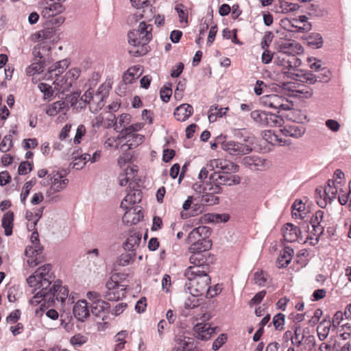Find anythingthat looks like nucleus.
Here are the masks:
<instances>
[{"mask_svg":"<svg viewBox=\"0 0 351 351\" xmlns=\"http://www.w3.org/2000/svg\"><path fill=\"white\" fill-rule=\"evenodd\" d=\"M291 208L293 217L300 219H304L306 217L305 205L302 200H295Z\"/></svg>","mask_w":351,"mask_h":351,"instance_id":"obj_39","label":"nucleus"},{"mask_svg":"<svg viewBox=\"0 0 351 351\" xmlns=\"http://www.w3.org/2000/svg\"><path fill=\"white\" fill-rule=\"evenodd\" d=\"M143 126L144 123H136L122 130L123 137H124V145L122 144V147H125V151L136 148L143 142L144 136L136 133Z\"/></svg>","mask_w":351,"mask_h":351,"instance_id":"obj_5","label":"nucleus"},{"mask_svg":"<svg viewBox=\"0 0 351 351\" xmlns=\"http://www.w3.org/2000/svg\"><path fill=\"white\" fill-rule=\"evenodd\" d=\"M199 296H196L194 295H191L189 296L184 303V306L186 309H193L195 307H197L200 304V299Z\"/></svg>","mask_w":351,"mask_h":351,"instance_id":"obj_59","label":"nucleus"},{"mask_svg":"<svg viewBox=\"0 0 351 351\" xmlns=\"http://www.w3.org/2000/svg\"><path fill=\"white\" fill-rule=\"evenodd\" d=\"M42 252H35L34 254H26L28 256L27 263L29 267H34L38 265L43 261Z\"/></svg>","mask_w":351,"mask_h":351,"instance_id":"obj_57","label":"nucleus"},{"mask_svg":"<svg viewBox=\"0 0 351 351\" xmlns=\"http://www.w3.org/2000/svg\"><path fill=\"white\" fill-rule=\"evenodd\" d=\"M290 73L291 74L292 80H299L309 84H314L318 80L316 75L310 72L300 73L296 71L295 73L290 72Z\"/></svg>","mask_w":351,"mask_h":351,"instance_id":"obj_37","label":"nucleus"},{"mask_svg":"<svg viewBox=\"0 0 351 351\" xmlns=\"http://www.w3.org/2000/svg\"><path fill=\"white\" fill-rule=\"evenodd\" d=\"M73 312L75 317L84 322L90 316V310L85 300H78L73 306Z\"/></svg>","mask_w":351,"mask_h":351,"instance_id":"obj_23","label":"nucleus"},{"mask_svg":"<svg viewBox=\"0 0 351 351\" xmlns=\"http://www.w3.org/2000/svg\"><path fill=\"white\" fill-rule=\"evenodd\" d=\"M242 163L245 167L254 171H264L271 166L270 161L256 156L243 158Z\"/></svg>","mask_w":351,"mask_h":351,"instance_id":"obj_16","label":"nucleus"},{"mask_svg":"<svg viewBox=\"0 0 351 351\" xmlns=\"http://www.w3.org/2000/svg\"><path fill=\"white\" fill-rule=\"evenodd\" d=\"M138 69L135 67L130 68L123 75V81L125 84H132L141 73H138Z\"/></svg>","mask_w":351,"mask_h":351,"instance_id":"obj_52","label":"nucleus"},{"mask_svg":"<svg viewBox=\"0 0 351 351\" xmlns=\"http://www.w3.org/2000/svg\"><path fill=\"white\" fill-rule=\"evenodd\" d=\"M66 0H45L44 7L41 12L45 19H50L62 13L66 8L64 3Z\"/></svg>","mask_w":351,"mask_h":351,"instance_id":"obj_14","label":"nucleus"},{"mask_svg":"<svg viewBox=\"0 0 351 351\" xmlns=\"http://www.w3.org/2000/svg\"><path fill=\"white\" fill-rule=\"evenodd\" d=\"M300 8L297 3H289L285 0H276L274 3V10L276 13H288L294 12Z\"/></svg>","mask_w":351,"mask_h":351,"instance_id":"obj_27","label":"nucleus"},{"mask_svg":"<svg viewBox=\"0 0 351 351\" xmlns=\"http://www.w3.org/2000/svg\"><path fill=\"white\" fill-rule=\"evenodd\" d=\"M122 130L121 131L120 135L114 137H109L106 139L104 143V147L106 148H114L115 149H123L125 151V147H122V144L124 145V137H123Z\"/></svg>","mask_w":351,"mask_h":351,"instance_id":"obj_36","label":"nucleus"},{"mask_svg":"<svg viewBox=\"0 0 351 351\" xmlns=\"http://www.w3.org/2000/svg\"><path fill=\"white\" fill-rule=\"evenodd\" d=\"M136 252L128 251L125 253L121 254L117 260V265L124 267L127 266L134 261Z\"/></svg>","mask_w":351,"mask_h":351,"instance_id":"obj_50","label":"nucleus"},{"mask_svg":"<svg viewBox=\"0 0 351 351\" xmlns=\"http://www.w3.org/2000/svg\"><path fill=\"white\" fill-rule=\"evenodd\" d=\"M263 138L271 145H281L285 143L279 136L271 130H266L263 133Z\"/></svg>","mask_w":351,"mask_h":351,"instance_id":"obj_53","label":"nucleus"},{"mask_svg":"<svg viewBox=\"0 0 351 351\" xmlns=\"http://www.w3.org/2000/svg\"><path fill=\"white\" fill-rule=\"evenodd\" d=\"M190 263L193 264V266L199 267L201 269H207L208 266L204 265V258L201 253H192V255L189 258Z\"/></svg>","mask_w":351,"mask_h":351,"instance_id":"obj_56","label":"nucleus"},{"mask_svg":"<svg viewBox=\"0 0 351 351\" xmlns=\"http://www.w3.org/2000/svg\"><path fill=\"white\" fill-rule=\"evenodd\" d=\"M217 327L212 326L208 323L200 322L193 327V335L197 339L207 341L215 334Z\"/></svg>","mask_w":351,"mask_h":351,"instance_id":"obj_15","label":"nucleus"},{"mask_svg":"<svg viewBox=\"0 0 351 351\" xmlns=\"http://www.w3.org/2000/svg\"><path fill=\"white\" fill-rule=\"evenodd\" d=\"M310 223L313 228V234L317 237L316 240L323 234L324 229L328 228L329 215L322 210L316 211L311 217Z\"/></svg>","mask_w":351,"mask_h":351,"instance_id":"obj_12","label":"nucleus"},{"mask_svg":"<svg viewBox=\"0 0 351 351\" xmlns=\"http://www.w3.org/2000/svg\"><path fill=\"white\" fill-rule=\"evenodd\" d=\"M286 132L289 136L298 138L304 134L306 128L302 125L293 124L289 125L286 129Z\"/></svg>","mask_w":351,"mask_h":351,"instance_id":"obj_47","label":"nucleus"},{"mask_svg":"<svg viewBox=\"0 0 351 351\" xmlns=\"http://www.w3.org/2000/svg\"><path fill=\"white\" fill-rule=\"evenodd\" d=\"M193 112L192 106L183 104L177 107L174 111V116L178 121H184L191 117Z\"/></svg>","mask_w":351,"mask_h":351,"instance_id":"obj_30","label":"nucleus"},{"mask_svg":"<svg viewBox=\"0 0 351 351\" xmlns=\"http://www.w3.org/2000/svg\"><path fill=\"white\" fill-rule=\"evenodd\" d=\"M53 84L56 86V88H59L62 92H65L70 89L73 83L66 77V75H64L57 77L53 81Z\"/></svg>","mask_w":351,"mask_h":351,"instance_id":"obj_45","label":"nucleus"},{"mask_svg":"<svg viewBox=\"0 0 351 351\" xmlns=\"http://www.w3.org/2000/svg\"><path fill=\"white\" fill-rule=\"evenodd\" d=\"M171 351H194L192 349L191 339L182 336L176 337L175 345Z\"/></svg>","mask_w":351,"mask_h":351,"instance_id":"obj_34","label":"nucleus"},{"mask_svg":"<svg viewBox=\"0 0 351 351\" xmlns=\"http://www.w3.org/2000/svg\"><path fill=\"white\" fill-rule=\"evenodd\" d=\"M109 308L108 303L103 300L94 301L91 304V312L97 317L101 315Z\"/></svg>","mask_w":351,"mask_h":351,"instance_id":"obj_42","label":"nucleus"},{"mask_svg":"<svg viewBox=\"0 0 351 351\" xmlns=\"http://www.w3.org/2000/svg\"><path fill=\"white\" fill-rule=\"evenodd\" d=\"M125 210V213L122 220L127 225L136 224L143 217L141 208L138 206L128 207V209Z\"/></svg>","mask_w":351,"mask_h":351,"instance_id":"obj_20","label":"nucleus"},{"mask_svg":"<svg viewBox=\"0 0 351 351\" xmlns=\"http://www.w3.org/2000/svg\"><path fill=\"white\" fill-rule=\"evenodd\" d=\"M88 341V337L81 334H76L71 337L70 343L75 346L80 347Z\"/></svg>","mask_w":351,"mask_h":351,"instance_id":"obj_61","label":"nucleus"},{"mask_svg":"<svg viewBox=\"0 0 351 351\" xmlns=\"http://www.w3.org/2000/svg\"><path fill=\"white\" fill-rule=\"evenodd\" d=\"M141 241V234L139 232L132 233L123 243V247L126 251L136 252Z\"/></svg>","mask_w":351,"mask_h":351,"instance_id":"obj_32","label":"nucleus"},{"mask_svg":"<svg viewBox=\"0 0 351 351\" xmlns=\"http://www.w3.org/2000/svg\"><path fill=\"white\" fill-rule=\"evenodd\" d=\"M142 193L138 189H133L128 192L125 198L121 202V207L123 209H128V207L134 206V205L141 201Z\"/></svg>","mask_w":351,"mask_h":351,"instance_id":"obj_25","label":"nucleus"},{"mask_svg":"<svg viewBox=\"0 0 351 351\" xmlns=\"http://www.w3.org/2000/svg\"><path fill=\"white\" fill-rule=\"evenodd\" d=\"M13 147L12 137L11 134L5 135L0 143V151L5 153L10 151Z\"/></svg>","mask_w":351,"mask_h":351,"instance_id":"obj_58","label":"nucleus"},{"mask_svg":"<svg viewBox=\"0 0 351 351\" xmlns=\"http://www.w3.org/2000/svg\"><path fill=\"white\" fill-rule=\"evenodd\" d=\"M138 171V167L136 165L128 166L118 176V182L121 186H125L128 184L131 188L132 180L135 178Z\"/></svg>","mask_w":351,"mask_h":351,"instance_id":"obj_21","label":"nucleus"},{"mask_svg":"<svg viewBox=\"0 0 351 351\" xmlns=\"http://www.w3.org/2000/svg\"><path fill=\"white\" fill-rule=\"evenodd\" d=\"M273 324L276 330L283 329L285 324V315L282 313H278L273 317Z\"/></svg>","mask_w":351,"mask_h":351,"instance_id":"obj_63","label":"nucleus"},{"mask_svg":"<svg viewBox=\"0 0 351 351\" xmlns=\"http://www.w3.org/2000/svg\"><path fill=\"white\" fill-rule=\"evenodd\" d=\"M212 243L208 237H205L190 245L189 250L191 253H201L209 250L211 248Z\"/></svg>","mask_w":351,"mask_h":351,"instance_id":"obj_33","label":"nucleus"},{"mask_svg":"<svg viewBox=\"0 0 351 351\" xmlns=\"http://www.w3.org/2000/svg\"><path fill=\"white\" fill-rule=\"evenodd\" d=\"M274 62L282 66L284 73L291 78L290 72L295 73L298 68L301 65L302 62L296 56L287 55L278 53L274 58Z\"/></svg>","mask_w":351,"mask_h":351,"instance_id":"obj_11","label":"nucleus"},{"mask_svg":"<svg viewBox=\"0 0 351 351\" xmlns=\"http://www.w3.org/2000/svg\"><path fill=\"white\" fill-rule=\"evenodd\" d=\"M51 270V265H44L27 279V282L31 287H34L35 291L39 289L30 300L32 305H37L41 301L47 303L49 306L55 304L56 302L62 304L67 298L69 289L62 287L61 282L58 280L53 285H51L53 280Z\"/></svg>","mask_w":351,"mask_h":351,"instance_id":"obj_1","label":"nucleus"},{"mask_svg":"<svg viewBox=\"0 0 351 351\" xmlns=\"http://www.w3.org/2000/svg\"><path fill=\"white\" fill-rule=\"evenodd\" d=\"M244 141L245 143H243L229 140L223 145V150L234 156L248 154L252 151V146L254 144V137L245 138Z\"/></svg>","mask_w":351,"mask_h":351,"instance_id":"obj_8","label":"nucleus"},{"mask_svg":"<svg viewBox=\"0 0 351 351\" xmlns=\"http://www.w3.org/2000/svg\"><path fill=\"white\" fill-rule=\"evenodd\" d=\"M43 64L40 60H36L32 64L26 68V74L29 76L34 75L43 71Z\"/></svg>","mask_w":351,"mask_h":351,"instance_id":"obj_55","label":"nucleus"},{"mask_svg":"<svg viewBox=\"0 0 351 351\" xmlns=\"http://www.w3.org/2000/svg\"><path fill=\"white\" fill-rule=\"evenodd\" d=\"M278 53L295 56L302 51V46L295 40H282L278 43Z\"/></svg>","mask_w":351,"mask_h":351,"instance_id":"obj_19","label":"nucleus"},{"mask_svg":"<svg viewBox=\"0 0 351 351\" xmlns=\"http://www.w3.org/2000/svg\"><path fill=\"white\" fill-rule=\"evenodd\" d=\"M204 221L209 223H219V222H226L228 220L229 217L227 215L223 214H214V213H208L204 215Z\"/></svg>","mask_w":351,"mask_h":351,"instance_id":"obj_54","label":"nucleus"},{"mask_svg":"<svg viewBox=\"0 0 351 351\" xmlns=\"http://www.w3.org/2000/svg\"><path fill=\"white\" fill-rule=\"evenodd\" d=\"M254 281L258 286H264L266 281V274L263 271H257L254 274Z\"/></svg>","mask_w":351,"mask_h":351,"instance_id":"obj_64","label":"nucleus"},{"mask_svg":"<svg viewBox=\"0 0 351 351\" xmlns=\"http://www.w3.org/2000/svg\"><path fill=\"white\" fill-rule=\"evenodd\" d=\"M332 326V323L328 315L326 316L322 322L319 323L317 328L318 338L320 341H324L327 338Z\"/></svg>","mask_w":351,"mask_h":351,"instance_id":"obj_31","label":"nucleus"},{"mask_svg":"<svg viewBox=\"0 0 351 351\" xmlns=\"http://www.w3.org/2000/svg\"><path fill=\"white\" fill-rule=\"evenodd\" d=\"M250 117L261 126L277 127L280 126L283 122L282 119L276 114L259 110L252 111Z\"/></svg>","mask_w":351,"mask_h":351,"instance_id":"obj_10","label":"nucleus"},{"mask_svg":"<svg viewBox=\"0 0 351 351\" xmlns=\"http://www.w3.org/2000/svg\"><path fill=\"white\" fill-rule=\"evenodd\" d=\"M175 10H176L180 23H188V11L187 9L182 5L178 4L176 6Z\"/></svg>","mask_w":351,"mask_h":351,"instance_id":"obj_60","label":"nucleus"},{"mask_svg":"<svg viewBox=\"0 0 351 351\" xmlns=\"http://www.w3.org/2000/svg\"><path fill=\"white\" fill-rule=\"evenodd\" d=\"M281 23L282 26L289 32H306L311 29V23H305V25H300L297 19H285L281 21Z\"/></svg>","mask_w":351,"mask_h":351,"instance_id":"obj_22","label":"nucleus"},{"mask_svg":"<svg viewBox=\"0 0 351 351\" xmlns=\"http://www.w3.org/2000/svg\"><path fill=\"white\" fill-rule=\"evenodd\" d=\"M308 333V328L303 329L300 326H296L295 328L294 335L291 338L292 344L296 347H300L302 345V341H305V342H307L309 344H312V346H315V337L311 335H307Z\"/></svg>","mask_w":351,"mask_h":351,"instance_id":"obj_17","label":"nucleus"},{"mask_svg":"<svg viewBox=\"0 0 351 351\" xmlns=\"http://www.w3.org/2000/svg\"><path fill=\"white\" fill-rule=\"evenodd\" d=\"M282 232L284 240L288 243H292L298 239L300 231L298 227L291 223H287L282 229Z\"/></svg>","mask_w":351,"mask_h":351,"instance_id":"obj_29","label":"nucleus"},{"mask_svg":"<svg viewBox=\"0 0 351 351\" xmlns=\"http://www.w3.org/2000/svg\"><path fill=\"white\" fill-rule=\"evenodd\" d=\"M293 254V250L290 247H285L281 251L277 259V266L279 268L287 267L291 262Z\"/></svg>","mask_w":351,"mask_h":351,"instance_id":"obj_35","label":"nucleus"},{"mask_svg":"<svg viewBox=\"0 0 351 351\" xmlns=\"http://www.w3.org/2000/svg\"><path fill=\"white\" fill-rule=\"evenodd\" d=\"M308 46L314 49H319L322 47L323 38L318 33H311L306 38Z\"/></svg>","mask_w":351,"mask_h":351,"instance_id":"obj_48","label":"nucleus"},{"mask_svg":"<svg viewBox=\"0 0 351 351\" xmlns=\"http://www.w3.org/2000/svg\"><path fill=\"white\" fill-rule=\"evenodd\" d=\"M340 184L341 182H335V180L328 181V184L324 189V199L320 198L317 199V204L320 207H325L328 201L330 202L336 197V195L338 192V187Z\"/></svg>","mask_w":351,"mask_h":351,"instance_id":"obj_18","label":"nucleus"},{"mask_svg":"<svg viewBox=\"0 0 351 351\" xmlns=\"http://www.w3.org/2000/svg\"><path fill=\"white\" fill-rule=\"evenodd\" d=\"M261 103L268 108L280 112L281 110L292 109L293 103L288 99L276 94L267 95L261 97Z\"/></svg>","mask_w":351,"mask_h":351,"instance_id":"obj_9","label":"nucleus"},{"mask_svg":"<svg viewBox=\"0 0 351 351\" xmlns=\"http://www.w3.org/2000/svg\"><path fill=\"white\" fill-rule=\"evenodd\" d=\"M50 187L47 190V195L50 197V201L57 202L58 196H53V194L64 190L69 184V180L60 172L53 171L48 175Z\"/></svg>","mask_w":351,"mask_h":351,"instance_id":"obj_6","label":"nucleus"},{"mask_svg":"<svg viewBox=\"0 0 351 351\" xmlns=\"http://www.w3.org/2000/svg\"><path fill=\"white\" fill-rule=\"evenodd\" d=\"M131 121V116L129 114H122L118 119L116 120L114 123V129L116 130H124L126 128H128V126Z\"/></svg>","mask_w":351,"mask_h":351,"instance_id":"obj_51","label":"nucleus"},{"mask_svg":"<svg viewBox=\"0 0 351 351\" xmlns=\"http://www.w3.org/2000/svg\"><path fill=\"white\" fill-rule=\"evenodd\" d=\"M152 2L154 0H151L145 3L142 7V11L139 12V15L145 21H150L154 18V8L152 5Z\"/></svg>","mask_w":351,"mask_h":351,"instance_id":"obj_43","label":"nucleus"},{"mask_svg":"<svg viewBox=\"0 0 351 351\" xmlns=\"http://www.w3.org/2000/svg\"><path fill=\"white\" fill-rule=\"evenodd\" d=\"M210 228L206 226H199L190 232L187 237V243L190 245L199 241L205 237H209Z\"/></svg>","mask_w":351,"mask_h":351,"instance_id":"obj_24","label":"nucleus"},{"mask_svg":"<svg viewBox=\"0 0 351 351\" xmlns=\"http://www.w3.org/2000/svg\"><path fill=\"white\" fill-rule=\"evenodd\" d=\"M34 184V182L32 180L28 181L25 183L21 193V202L22 204H25L26 199L28 197L29 191L33 187Z\"/></svg>","mask_w":351,"mask_h":351,"instance_id":"obj_62","label":"nucleus"},{"mask_svg":"<svg viewBox=\"0 0 351 351\" xmlns=\"http://www.w3.org/2000/svg\"><path fill=\"white\" fill-rule=\"evenodd\" d=\"M188 278L185 284V291L190 295L202 296L209 289L210 278L205 269H201L199 267L190 266L184 273Z\"/></svg>","mask_w":351,"mask_h":351,"instance_id":"obj_2","label":"nucleus"},{"mask_svg":"<svg viewBox=\"0 0 351 351\" xmlns=\"http://www.w3.org/2000/svg\"><path fill=\"white\" fill-rule=\"evenodd\" d=\"M218 169L225 171H235L237 167L235 164L230 160L222 158L213 159L208 161L205 167L202 168L199 173L198 178L201 180H204L208 177L210 172H215Z\"/></svg>","mask_w":351,"mask_h":351,"instance_id":"obj_7","label":"nucleus"},{"mask_svg":"<svg viewBox=\"0 0 351 351\" xmlns=\"http://www.w3.org/2000/svg\"><path fill=\"white\" fill-rule=\"evenodd\" d=\"M13 221L14 213L12 212H8L4 214L1 220V225L5 230L6 236H10L12 234Z\"/></svg>","mask_w":351,"mask_h":351,"instance_id":"obj_41","label":"nucleus"},{"mask_svg":"<svg viewBox=\"0 0 351 351\" xmlns=\"http://www.w3.org/2000/svg\"><path fill=\"white\" fill-rule=\"evenodd\" d=\"M34 39L43 43H52L57 38V32L53 27H46L34 35Z\"/></svg>","mask_w":351,"mask_h":351,"instance_id":"obj_26","label":"nucleus"},{"mask_svg":"<svg viewBox=\"0 0 351 351\" xmlns=\"http://www.w3.org/2000/svg\"><path fill=\"white\" fill-rule=\"evenodd\" d=\"M31 243L32 245L27 247L25 250V254L30 253L34 254L35 252L43 251V247L40 244L38 232L35 230L32 233L31 235Z\"/></svg>","mask_w":351,"mask_h":351,"instance_id":"obj_38","label":"nucleus"},{"mask_svg":"<svg viewBox=\"0 0 351 351\" xmlns=\"http://www.w3.org/2000/svg\"><path fill=\"white\" fill-rule=\"evenodd\" d=\"M104 106V103L103 100V95L100 93H97L94 95V97H93L91 100L89 109L90 112L95 113L101 110Z\"/></svg>","mask_w":351,"mask_h":351,"instance_id":"obj_49","label":"nucleus"},{"mask_svg":"<svg viewBox=\"0 0 351 351\" xmlns=\"http://www.w3.org/2000/svg\"><path fill=\"white\" fill-rule=\"evenodd\" d=\"M69 62L66 59L56 62L49 68V74L51 80H55L57 77L61 76L64 71L68 68Z\"/></svg>","mask_w":351,"mask_h":351,"instance_id":"obj_28","label":"nucleus"},{"mask_svg":"<svg viewBox=\"0 0 351 351\" xmlns=\"http://www.w3.org/2000/svg\"><path fill=\"white\" fill-rule=\"evenodd\" d=\"M106 291L104 294L105 299L110 301H117L125 297L126 289L124 285H120L110 278L106 284Z\"/></svg>","mask_w":351,"mask_h":351,"instance_id":"obj_13","label":"nucleus"},{"mask_svg":"<svg viewBox=\"0 0 351 351\" xmlns=\"http://www.w3.org/2000/svg\"><path fill=\"white\" fill-rule=\"evenodd\" d=\"M228 110V108H219L218 106H210L208 110V118L210 122H215L218 117H222Z\"/></svg>","mask_w":351,"mask_h":351,"instance_id":"obj_44","label":"nucleus"},{"mask_svg":"<svg viewBox=\"0 0 351 351\" xmlns=\"http://www.w3.org/2000/svg\"><path fill=\"white\" fill-rule=\"evenodd\" d=\"M209 189L210 185L208 184H206L204 188V194L202 197V202L209 205H214L218 204L219 199L215 195L219 194L220 193H213L208 190Z\"/></svg>","mask_w":351,"mask_h":351,"instance_id":"obj_40","label":"nucleus"},{"mask_svg":"<svg viewBox=\"0 0 351 351\" xmlns=\"http://www.w3.org/2000/svg\"><path fill=\"white\" fill-rule=\"evenodd\" d=\"M66 106V104L65 103V101L62 100L56 101L49 106L48 108L46 110V113L49 116H56L58 113L64 110Z\"/></svg>","mask_w":351,"mask_h":351,"instance_id":"obj_46","label":"nucleus"},{"mask_svg":"<svg viewBox=\"0 0 351 351\" xmlns=\"http://www.w3.org/2000/svg\"><path fill=\"white\" fill-rule=\"evenodd\" d=\"M237 169L235 171H225L218 169L209 175L210 191L213 193H221V186L227 185L232 186L239 184L241 182V178L237 175H232L231 173H236L239 171V166L235 164Z\"/></svg>","mask_w":351,"mask_h":351,"instance_id":"obj_4","label":"nucleus"},{"mask_svg":"<svg viewBox=\"0 0 351 351\" xmlns=\"http://www.w3.org/2000/svg\"><path fill=\"white\" fill-rule=\"evenodd\" d=\"M152 26L142 21L137 29H133L128 33V43L136 49L130 50V53L136 56H143L148 51V43L152 38Z\"/></svg>","mask_w":351,"mask_h":351,"instance_id":"obj_3","label":"nucleus"}]
</instances>
